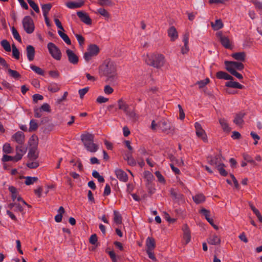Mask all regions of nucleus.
Instances as JSON below:
<instances>
[{
	"mask_svg": "<svg viewBox=\"0 0 262 262\" xmlns=\"http://www.w3.org/2000/svg\"><path fill=\"white\" fill-rule=\"evenodd\" d=\"M145 61L148 65L157 69H160L165 63V57L161 54L147 55Z\"/></svg>",
	"mask_w": 262,
	"mask_h": 262,
	"instance_id": "nucleus-3",
	"label": "nucleus"
},
{
	"mask_svg": "<svg viewBox=\"0 0 262 262\" xmlns=\"http://www.w3.org/2000/svg\"><path fill=\"white\" fill-rule=\"evenodd\" d=\"M146 250H153L156 247L155 239L152 237H147L146 241Z\"/></svg>",
	"mask_w": 262,
	"mask_h": 262,
	"instance_id": "nucleus-24",
	"label": "nucleus"
},
{
	"mask_svg": "<svg viewBox=\"0 0 262 262\" xmlns=\"http://www.w3.org/2000/svg\"><path fill=\"white\" fill-rule=\"evenodd\" d=\"M144 176L146 179V186H149L151 185V184H152V181L154 180V176L150 172L145 171L144 172Z\"/></svg>",
	"mask_w": 262,
	"mask_h": 262,
	"instance_id": "nucleus-30",
	"label": "nucleus"
},
{
	"mask_svg": "<svg viewBox=\"0 0 262 262\" xmlns=\"http://www.w3.org/2000/svg\"><path fill=\"white\" fill-rule=\"evenodd\" d=\"M12 140L18 144H24L25 137L24 133L18 131L12 136Z\"/></svg>",
	"mask_w": 262,
	"mask_h": 262,
	"instance_id": "nucleus-12",
	"label": "nucleus"
},
{
	"mask_svg": "<svg viewBox=\"0 0 262 262\" xmlns=\"http://www.w3.org/2000/svg\"><path fill=\"white\" fill-rule=\"evenodd\" d=\"M233 63V61H225L224 62L226 69L230 73H232L233 71H236Z\"/></svg>",
	"mask_w": 262,
	"mask_h": 262,
	"instance_id": "nucleus-33",
	"label": "nucleus"
},
{
	"mask_svg": "<svg viewBox=\"0 0 262 262\" xmlns=\"http://www.w3.org/2000/svg\"><path fill=\"white\" fill-rule=\"evenodd\" d=\"M92 176L98 179V181L100 183H103L104 182V179L101 176H100L98 171L94 170L92 172Z\"/></svg>",
	"mask_w": 262,
	"mask_h": 262,
	"instance_id": "nucleus-52",
	"label": "nucleus"
},
{
	"mask_svg": "<svg viewBox=\"0 0 262 262\" xmlns=\"http://www.w3.org/2000/svg\"><path fill=\"white\" fill-rule=\"evenodd\" d=\"M182 230L183 232V238L185 241V244H188L191 240V232L187 224L183 225Z\"/></svg>",
	"mask_w": 262,
	"mask_h": 262,
	"instance_id": "nucleus-11",
	"label": "nucleus"
},
{
	"mask_svg": "<svg viewBox=\"0 0 262 262\" xmlns=\"http://www.w3.org/2000/svg\"><path fill=\"white\" fill-rule=\"evenodd\" d=\"M26 179L25 184L27 185H30L33 184L35 182L37 181L38 178L37 177H26L25 178Z\"/></svg>",
	"mask_w": 262,
	"mask_h": 262,
	"instance_id": "nucleus-45",
	"label": "nucleus"
},
{
	"mask_svg": "<svg viewBox=\"0 0 262 262\" xmlns=\"http://www.w3.org/2000/svg\"><path fill=\"white\" fill-rule=\"evenodd\" d=\"M196 135L199 138H201L204 142H207V137L205 130L202 128V126L199 122H195L194 124Z\"/></svg>",
	"mask_w": 262,
	"mask_h": 262,
	"instance_id": "nucleus-9",
	"label": "nucleus"
},
{
	"mask_svg": "<svg viewBox=\"0 0 262 262\" xmlns=\"http://www.w3.org/2000/svg\"><path fill=\"white\" fill-rule=\"evenodd\" d=\"M233 63L236 70L241 71L244 68V66L242 62L233 61Z\"/></svg>",
	"mask_w": 262,
	"mask_h": 262,
	"instance_id": "nucleus-57",
	"label": "nucleus"
},
{
	"mask_svg": "<svg viewBox=\"0 0 262 262\" xmlns=\"http://www.w3.org/2000/svg\"><path fill=\"white\" fill-rule=\"evenodd\" d=\"M243 157L244 160L247 162L251 163L252 165L254 166H256L257 164L255 162V161L252 159V158L247 154L244 153L243 154Z\"/></svg>",
	"mask_w": 262,
	"mask_h": 262,
	"instance_id": "nucleus-39",
	"label": "nucleus"
},
{
	"mask_svg": "<svg viewBox=\"0 0 262 262\" xmlns=\"http://www.w3.org/2000/svg\"><path fill=\"white\" fill-rule=\"evenodd\" d=\"M231 56L235 60L244 61L245 59L246 54L245 52H237L233 53Z\"/></svg>",
	"mask_w": 262,
	"mask_h": 262,
	"instance_id": "nucleus-29",
	"label": "nucleus"
},
{
	"mask_svg": "<svg viewBox=\"0 0 262 262\" xmlns=\"http://www.w3.org/2000/svg\"><path fill=\"white\" fill-rule=\"evenodd\" d=\"M66 53L67 54L69 61L73 64H76L78 62L79 59L78 56L75 54L73 51L70 49H67L66 50Z\"/></svg>",
	"mask_w": 262,
	"mask_h": 262,
	"instance_id": "nucleus-14",
	"label": "nucleus"
},
{
	"mask_svg": "<svg viewBox=\"0 0 262 262\" xmlns=\"http://www.w3.org/2000/svg\"><path fill=\"white\" fill-rule=\"evenodd\" d=\"M27 148L24 146V144H18L16 146V154L15 158L16 160H20L26 152Z\"/></svg>",
	"mask_w": 262,
	"mask_h": 262,
	"instance_id": "nucleus-13",
	"label": "nucleus"
},
{
	"mask_svg": "<svg viewBox=\"0 0 262 262\" xmlns=\"http://www.w3.org/2000/svg\"><path fill=\"white\" fill-rule=\"evenodd\" d=\"M124 159L127 161L128 165L133 166L136 165V162L132 156V152L127 153L125 155Z\"/></svg>",
	"mask_w": 262,
	"mask_h": 262,
	"instance_id": "nucleus-35",
	"label": "nucleus"
},
{
	"mask_svg": "<svg viewBox=\"0 0 262 262\" xmlns=\"http://www.w3.org/2000/svg\"><path fill=\"white\" fill-rule=\"evenodd\" d=\"M220 157L221 155H216L214 157L211 156L209 158L208 163L211 165L215 166V167H217L219 164L222 163Z\"/></svg>",
	"mask_w": 262,
	"mask_h": 262,
	"instance_id": "nucleus-21",
	"label": "nucleus"
},
{
	"mask_svg": "<svg viewBox=\"0 0 262 262\" xmlns=\"http://www.w3.org/2000/svg\"><path fill=\"white\" fill-rule=\"evenodd\" d=\"M30 68L35 73H36V74H37L39 75L43 76L45 74L44 71L42 69H41V68H40L39 67H38L36 66L31 64L30 66Z\"/></svg>",
	"mask_w": 262,
	"mask_h": 262,
	"instance_id": "nucleus-40",
	"label": "nucleus"
},
{
	"mask_svg": "<svg viewBox=\"0 0 262 262\" xmlns=\"http://www.w3.org/2000/svg\"><path fill=\"white\" fill-rule=\"evenodd\" d=\"M22 24L24 30L28 34H31L35 29V26L32 18L30 16H26L23 18Z\"/></svg>",
	"mask_w": 262,
	"mask_h": 262,
	"instance_id": "nucleus-7",
	"label": "nucleus"
},
{
	"mask_svg": "<svg viewBox=\"0 0 262 262\" xmlns=\"http://www.w3.org/2000/svg\"><path fill=\"white\" fill-rule=\"evenodd\" d=\"M99 52L100 49L97 45L91 44L89 46L87 52L84 54L83 58L86 62H88L92 57L97 56Z\"/></svg>",
	"mask_w": 262,
	"mask_h": 262,
	"instance_id": "nucleus-6",
	"label": "nucleus"
},
{
	"mask_svg": "<svg viewBox=\"0 0 262 262\" xmlns=\"http://www.w3.org/2000/svg\"><path fill=\"white\" fill-rule=\"evenodd\" d=\"M219 123L224 132H229L231 130V128L229 126L227 120L225 118H220L219 119Z\"/></svg>",
	"mask_w": 262,
	"mask_h": 262,
	"instance_id": "nucleus-27",
	"label": "nucleus"
},
{
	"mask_svg": "<svg viewBox=\"0 0 262 262\" xmlns=\"http://www.w3.org/2000/svg\"><path fill=\"white\" fill-rule=\"evenodd\" d=\"M33 101L34 103H37L38 100H42L43 99V97L38 94H35L32 96Z\"/></svg>",
	"mask_w": 262,
	"mask_h": 262,
	"instance_id": "nucleus-61",
	"label": "nucleus"
},
{
	"mask_svg": "<svg viewBox=\"0 0 262 262\" xmlns=\"http://www.w3.org/2000/svg\"><path fill=\"white\" fill-rule=\"evenodd\" d=\"M114 221L117 224H121L122 223V216L120 213L114 210Z\"/></svg>",
	"mask_w": 262,
	"mask_h": 262,
	"instance_id": "nucleus-37",
	"label": "nucleus"
},
{
	"mask_svg": "<svg viewBox=\"0 0 262 262\" xmlns=\"http://www.w3.org/2000/svg\"><path fill=\"white\" fill-rule=\"evenodd\" d=\"M39 108L41 111H44L46 112H51L50 106L47 103H43Z\"/></svg>",
	"mask_w": 262,
	"mask_h": 262,
	"instance_id": "nucleus-58",
	"label": "nucleus"
},
{
	"mask_svg": "<svg viewBox=\"0 0 262 262\" xmlns=\"http://www.w3.org/2000/svg\"><path fill=\"white\" fill-rule=\"evenodd\" d=\"M81 140L85 149L89 152H95L99 149V145L94 143V135L86 133L81 135Z\"/></svg>",
	"mask_w": 262,
	"mask_h": 262,
	"instance_id": "nucleus-2",
	"label": "nucleus"
},
{
	"mask_svg": "<svg viewBox=\"0 0 262 262\" xmlns=\"http://www.w3.org/2000/svg\"><path fill=\"white\" fill-rule=\"evenodd\" d=\"M75 36L78 42L79 46L82 47L83 45L84 44V38L80 34H75Z\"/></svg>",
	"mask_w": 262,
	"mask_h": 262,
	"instance_id": "nucleus-53",
	"label": "nucleus"
},
{
	"mask_svg": "<svg viewBox=\"0 0 262 262\" xmlns=\"http://www.w3.org/2000/svg\"><path fill=\"white\" fill-rule=\"evenodd\" d=\"M98 241L97 236L96 234H92L89 239L90 243L92 245H96Z\"/></svg>",
	"mask_w": 262,
	"mask_h": 262,
	"instance_id": "nucleus-62",
	"label": "nucleus"
},
{
	"mask_svg": "<svg viewBox=\"0 0 262 262\" xmlns=\"http://www.w3.org/2000/svg\"><path fill=\"white\" fill-rule=\"evenodd\" d=\"M210 82V79L208 78H206L204 80L198 81L196 82V84L199 85L200 89H202L205 87Z\"/></svg>",
	"mask_w": 262,
	"mask_h": 262,
	"instance_id": "nucleus-46",
	"label": "nucleus"
},
{
	"mask_svg": "<svg viewBox=\"0 0 262 262\" xmlns=\"http://www.w3.org/2000/svg\"><path fill=\"white\" fill-rule=\"evenodd\" d=\"M13 211L15 212H20L21 213L22 215L25 213L23 207L19 203H16L15 208L13 209Z\"/></svg>",
	"mask_w": 262,
	"mask_h": 262,
	"instance_id": "nucleus-55",
	"label": "nucleus"
},
{
	"mask_svg": "<svg viewBox=\"0 0 262 262\" xmlns=\"http://www.w3.org/2000/svg\"><path fill=\"white\" fill-rule=\"evenodd\" d=\"M28 157L30 160L34 161L38 157V153L36 151V147H32L30 149Z\"/></svg>",
	"mask_w": 262,
	"mask_h": 262,
	"instance_id": "nucleus-23",
	"label": "nucleus"
},
{
	"mask_svg": "<svg viewBox=\"0 0 262 262\" xmlns=\"http://www.w3.org/2000/svg\"><path fill=\"white\" fill-rule=\"evenodd\" d=\"M192 199L193 201L198 204L205 202L206 198L203 193H198L193 196Z\"/></svg>",
	"mask_w": 262,
	"mask_h": 262,
	"instance_id": "nucleus-28",
	"label": "nucleus"
},
{
	"mask_svg": "<svg viewBox=\"0 0 262 262\" xmlns=\"http://www.w3.org/2000/svg\"><path fill=\"white\" fill-rule=\"evenodd\" d=\"M1 45L7 52L11 51L10 44L9 42V41H8L7 40L4 39L2 41H1Z\"/></svg>",
	"mask_w": 262,
	"mask_h": 262,
	"instance_id": "nucleus-44",
	"label": "nucleus"
},
{
	"mask_svg": "<svg viewBox=\"0 0 262 262\" xmlns=\"http://www.w3.org/2000/svg\"><path fill=\"white\" fill-rule=\"evenodd\" d=\"M38 124L34 120H31L30 122L29 132L36 130L38 128Z\"/></svg>",
	"mask_w": 262,
	"mask_h": 262,
	"instance_id": "nucleus-49",
	"label": "nucleus"
},
{
	"mask_svg": "<svg viewBox=\"0 0 262 262\" xmlns=\"http://www.w3.org/2000/svg\"><path fill=\"white\" fill-rule=\"evenodd\" d=\"M12 55L16 59L19 58V52L14 44L12 45Z\"/></svg>",
	"mask_w": 262,
	"mask_h": 262,
	"instance_id": "nucleus-51",
	"label": "nucleus"
},
{
	"mask_svg": "<svg viewBox=\"0 0 262 262\" xmlns=\"http://www.w3.org/2000/svg\"><path fill=\"white\" fill-rule=\"evenodd\" d=\"M12 147L9 143H5L3 147V151L6 154H10L12 152Z\"/></svg>",
	"mask_w": 262,
	"mask_h": 262,
	"instance_id": "nucleus-54",
	"label": "nucleus"
},
{
	"mask_svg": "<svg viewBox=\"0 0 262 262\" xmlns=\"http://www.w3.org/2000/svg\"><path fill=\"white\" fill-rule=\"evenodd\" d=\"M207 242L209 244L216 245L220 244L221 239L217 235L213 234L208 238Z\"/></svg>",
	"mask_w": 262,
	"mask_h": 262,
	"instance_id": "nucleus-25",
	"label": "nucleus"
},
{
	"mask_svg": "<svg viewBox=\"0 0 262 262\" xmlns=\"http://www.w3.org/2000/svg\"><path fill=\"white\" fill-rule=\"evenodd\" d=\"M52 8V5L50 4H43L41 6L43 15H47L49 12Z\"/></svg>",
	"mask_w": 262,
	"mask_h": 262,
	"instance_id": "nucleus-42",
	"label": "nucleus"
},
{
	"mask_svg": "<svg viewBox=\"0 0 262 262\" xmlns=\"http://www.w3.org/2000/svg\"><path fill=\"white\" fill-rule=\"evenodd\" d=\"M48 90L52 93H55L60 90V87L57 83L52 82L48 85Z\"/></svg>",
	"mask_w": 262,
	"mask_h": 262,
	"instance_id": "nucleus-34",
	"label": "nucleus"
},
{
	"mask_svg": "<svg viewBox=\"0 0 262 262\" xmlns=\"http://www.w3.org/2000/svg\"><path fill=\"white\" fill-rule=\"evenodd\" d=\"M77 15L80 18V20L86 25H91L92 24V19L89 15L82 11H78Z\"/></svg>",
	"mask_w": 262,
	"mask_h": 262,
	"instance_id": "nucleus-15",
	"label": "nucleus"
},
{
	"mask_svg": "<svg viewBox=\"0 0 262 262\" xmlns=\"http://www.w3.org/2000/svg\"><path fill=\"white\" fill-rule=\"evenodd\" d=\"M158 127L161 130L162 132L166 134H173L175 132V128L172 126L169 122L166 119H162L158 123Z\"/></svg>",
	"mask_w": 262,
	"mask_h": 262,
	"instance_id": "nucleus-5",
	"label": "nucleus"
},
{
	"mask_svg": "<svg viewBox=\"0 0 262 262\" xmlns=\"http://www.w3.org/2000/svg\"><path fill=\"white\" fill-rule=\"evenodd\" d=\"M117 178L123 182H126L128 181V176L127 173L121 169H116L115 171Z\"/></svg>",
	"mask_w": 262,
	"mask_h": 262,
	"instance_id": "nucleus-16",
	"label": "nucleus"
},
{
	"mask_svg": "<svg viewBox=\"0 0 262 262\" xmlns=\"http://www.w3.org/2000/svg\"><path fill=\"white\" fill-rule=\"evenodd\" d=\"M47 48L51 56L57 60H60L61 58V52L59 48L53 42H49L47 45Z\"/></svg>",
	"mask_w": 262,
	"mask_h": 262,
	"instance_id": "nucleus-8",
	"label": "nucleus"
},
{
	"mask_svg": "<svg viewBox=\"0 0 262 262\" xmlns=\"http://www.w3.org/2000/svg\"><path fill=\"white\" fill-rule=\"evenodd\" d=\"M59 35L60 37L64 40V41L68 45H70L71 44V41L69 36L62 31L59 30L58 31Z\"/></svg>",
	"mask_w": 262,
	"mask_h": 262,
	"instance_id": "nucleus-38",
	"label": "nucleus"
},
{
	"mask_svg": "<svg viewBox=\"0 0 262 262\" xmlns=\"http://www.w3.org/2000/svg\"><path fill=\"white\" fill-rule=\"evenodd\" d=\"M216 77L219 79L233 80V77L225 72L219 71L216 74Z\"/></svg>",
	"mask_w": 262,
	"mask_h": 262,
	"instance_id": "nucleus-22",
	"label": "nucleus"
},
{
	"mask_svg": "<svg viewBox=\"0 0 262 262\" xmlns=\"http://www.w3.org/2000/svg\"><path fill=\"white\" fill-rule=\"evenodd\" d=\"M246 114L243 112H241L236 114L233 120V122L237 125L241 126L244 124L243 118Z\"/></svg>",
	"mask_w": 262,
	"mask_h": 262,
	"instance_id": "nucleus-17",
	"label": "nucleus"
},
{
	"mask_svg": "<svg viewBox=\"0 0 262 262\" xmlns=\"http://www.w3.org/2000/svg\"><path fill=\"white\" fill-rule=\"evenodd\" d=\"M26 53L27 58L29 61H33L35 57V49L31 45H28L26 47Z\"/></svg>",
	"mask_w": 262,
	"mask_h": 262,
	"instance_id": "nucleus-19",
	"label": "nucleus"
},
{
	"mask_svg": "<svg viewBox=\"0 0 262 262\" xmlns=\"http://www.w3.org/2000/svg\"><path fill=\"white\" fill-rule=\"evenodd\" d=\"M118 109L122 111L129 118L136 120L138 116L135 112V108L131 109L129 105L123 99L121 98L117 101Z\"/></svg>",
	"mask_w": 262,
	"mask_h": 262,
	"instance_id": "nucleus-4",
	"label": "nucleus"
},
{
	"mask_svg": "<svg viewBox=\"0 0 262 262\" xmlns=\"http://www.w3.org/2000/svg\"><path fill=\"white\" fill-rule=\"evenodd\" d=\"M27 2L30 6L36 12V13L39 12V9L38 5L33 0H27Z\"/></svg>",
	"mask_w": 262,
	"mask_h": 262,
	"instance_id": "nucleus-48",
	"label": "nucleus"
},
{
	"mask_svg": "<svg viewBox=\"0 0 262 262\" xmlns=\"http://www.w3.org/2000/svg\"><path fill=\"white\" fill-rule=\"evenodd\" d=\"M97 13L103 16L106 20H108L111 17V14L106 10L100 8L97 10Z\"/></svg>",
	"mask_w": 262,
	"mask_h": 262,
	"instance_id": "nucleus-36",
	"label": "nucleus"
},
{
	"mask_svg": "<svg viewBox=\"0 0 262 262\" xmlns=\"http://www.w3.org/2000/svg\"><path fill=\"white\" fill-rule=\"evenodd\" d=\"M8 73L14 78L16 79L20 77V75L17 71L9 69V68H8Z\"/></svg>",
	"mask_w": 262,
	"mask_h": 262,
	"instance_id": "nucleus-50",
	"label": "nucleus"
},
{
	"mask_svg": "<svg viewBox=\"0 0 262 262\" xmlns=\"http://www.w3.org/2000/svg\"><path fill=\"white\" fill-rule=\"evenodd\" d=\"M111 192V187L109 185V184H106L105 186V188H104V190L103 192V195L107 196L110 194Z\"/></svg>",
	"mask_w": 262,
	"mask_h": 262,
	"instance_id": "nucleus-63",
	"label": "nucleus"
},
{
	"mask_svg": "<svg viewBox=\"0 0 262 262\" xmlns=\"http://www.w3.org/2000/svg\"><path fill=\"white\" fill-rule=\"evenodd\" d=\"M168 36L170 37V40L175 41L178 38V33L173 26L170 27L167 30Z\"/></svg>",
	"mask_w": 262,
	"mask_h": 262,
	"instance_id": "nucleus-18",
	"label": "nucleus"
},
{
	"mask_svg": "<svg viewBox=\"0 0 262 262\" xmlns=\"http://www.w3.org/2000/svg\"><path fill=\"white\" fill-rule=\"evenodd\" d=\"M225 86L229 88L239 89H243L244 88V86L243 85H242L238 82L232 81V80L226 82Z\"/></svg>",
	"mask_w": 262,
	"mask_h": 262,
	"instance_id": "nucleus-26",
	"label": "nucleus"
},
{
	"mask_svg": "<svg viewBox=\"0 0 262 262\" xmlns=\"http://www.w3.org/2000/svg\"><path fill=\"white\" fill-rule=\"evenodd\" d=\"M200 212L205 217V219L207 220V219H210V211L207 210L204 208H202L200 211Z\"/></svg>",
	"mask_w": 262,
	"mask_h": 262,
	"instance_id": "nucleus-59",
	"label": "nucleus"
},
{
	"mask_svg": "<svg viewBox=\"0 0 262 262\" xmlns=\"http://www.w3.org/2000/svg\"><path fill=\"white\" fill-rule=\"evenodd\" d=\"M114 91L113 89L110 85H107L104 86V92L105 94L110 95Z\"/></svg>",
	"mask_w": 262,
	"mask_h": 262,
	"instance_id": "nucleus-64",
	"label": "nucleus"
},
{
	"mask_svg": "<svg viewBox=\"0 0 262 262\" xmlns=\"http://www.w3.org/2000/svg\"><path fill=\"white\" fill-rule=\"evenodd\" d=\"M26 165L29 168H36L39 166V163L37 161H35L28 162Z\"/></svg>",
	"mask_w": 262,
	"mask_h": 262,
	"instance_id": "nucleus-56",
	"label": "nucleus"
},
{
	"mask_svg": "<svg viewBox=\"0 0 262 262\" xmlns=\"http://www.w3.org/2000/svg\"><path fill=\"white\" fill-rule=\"evenodd\" d=\"M2 161L3 162H8V161H13L14 162H17L19 160H16V159L15 158V156H8L7 155H4L2 158Z\"/></svg>",
	"mask_w": 262,
	"mask_h": 262,
	"instance_id": "nucleus-47",
	"label": "nucleus"
},
{
	"mask_svg": "<svg viewBox=\"0 0 262 262\" xmlns=\"http://www.w3.org/2000/svg\"><path fill=\"white\" fill-rule=\"evenodd\" d=\"M211 26L214 30H218L223 27V24L221 19H216L214 23L211 22Z\"/></svg>",
	"mask_w": 262,
	"mask_h": 262,
	"instance_id": "nucleus-31",
	"label": "nucleus"
},
{
	"mask_svg": "<svg viewBox=\"0 0 262 262\" xmlns=\"http://www.w3.org/2000/svg\"><path fill=\"white\" fill-rule=\"evenodd\" d=\"M84 1L79 0L77 2H69L66 4V6L70 9H75L81 7L84 5Z\"/></svg>",
	"mask_w": 262,
	"mask_h": 262,
	"instance_id": "nucleus-20",
	"label": "nucleus"
},
{
	"mask_svg": "<svg viewBox=\"0 0 262 262\" xmlns=\"http://www.w3.org/2000/svg\"><path fill=\"white\" fill-rule=\"evenodd\" d=\"M225 165L222 163L216 167L220 174L223 177H226L228 175V172L225 169Z\"/></svg>",
	"mask_w": 262,
	"mask_h": 262,
	"instance_id": "nucleus-32",
	"label": "nucleus"
},
{
	"mask_svg": "<svg viewBox=\"0 0 262 262\" xmlns=\"http://www.w3.org/2000/svg\"><path fill=\"white\" fill-rule=\"evenodd\" d=\"M99 73L106 77L107 81H115L117 79L116 64L110 59L105 60L99 67Z\"/></svg>",
	"mask_w": 262,
	"mask_h": 262,
	"instance_id": "nucleus-1",
	"label": "nucleus"
},
{
	"mask_svg": "<svg viewBox=\"0 0 262 262\" xmlns=\"http://www.w3.org/2000/svg\"><path fill=\"white\" fill-rule=\"evenodd\" d=\"M12 33L14 38L19 42H21V37L20 36L18 31L14 27L11 28Z\"/></svg>",
	"mask_w": 262,
	"mask_h": 262,
	"instance_id": "nucleus-43",
	"label": "nucleus"
},
{
	"mask_svg": "<svg viewBox=\"0 0 262 262\" xmlns=\"http://www.w3.org/2000/svg\"><path fill=\"white\" fill-rule=\"evenodd\" d=\"M98 4L101 6H112L114 3L111 0H98Z\"/></svg>",
	"mask_w": 262,
	"mask_h": 262,
	"instance_id": "nucleus-41",
	"label": "nucleus"
},
{
	"mask_svg": "<svg viewBox=\"0 0 262 262\" xmlns=\"http://www.w3.org/2000/svg\"><path fill=\"white\" fill-rule=\"evenodd\" d=\"M216 36L224 47L226 49H231V45L228 37L223 35L222 33L221 32L216 33Z\"/></svg>",
	"mask_w": 262,
	"mask_h": 262,
	"instance_id": "nucleus-10",
	"label": "nucleus"
},
{
	"mask_svg": "<svg viewBox=\"0 0 262 262\" xmlns=\"http://www.w3.org/2000/svg\"><path fill=\"white\" fill-rule=\"evenodd\" d=\"M89 88L85 87L83 89H80L78 91V93L80 96V98H83V96L88 93L89 91Z\"/></svg>",
	"mask_w": 262,
	"mask_h": 262,
	"instance_id": "nucleus-60",
	"label": "nucleus"
}]
</instances>
